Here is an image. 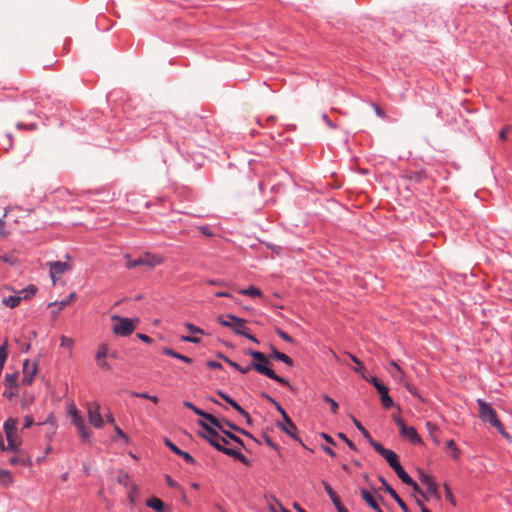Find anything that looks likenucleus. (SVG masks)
<instances>
[{
	"mask_svg": "<svg viewBox=\"0 0 512 512\" xmlns=\"http://www.w3.org/2000/svg\"><path fill=\"white\" fill-rule=\"evenodd\" d=\"M174 116L171 112H164L162 115V124L165 125V132H166V138L167 141L172 143L173 138L175 140L176 149L177 151L183 156L186 157L185 154L189 155L188 150H185V146H189L190 139L183 138L182 143L180 144L177 138V134H179L178 130H181V128L177 125L176 122L173 121ZM188 160V158H185Z\"/></svg>",
	"mask_w": 512,
	"mask_h": 512,
	"instance_id": "f257e3e1",
	"label": "nucleus"
},
{
	"mask_svg": "<svg viewBox=\"0 0 512 512\" xmlns=\"http://www.w3.org/2000/svg\"><path fill=\"white\" fill-rule=\"evenodd\" d=\"M477 405L479 407V417L485 423H489L495 428L504 438L510 439V434L506 431L503 423L498 418L496 410L491 404L485 402L483 399H477Z\"/></svg>",
	"mask_w": 512,
	"mask_h": 512,
	"instance_id": "f03ea898",
	"label": "nucleus"
},
{
	"mask_svg": "<svg viewBox=\"0 0 512 512\" xmlns=\"http://www.w3.org/2000/svg\"><path fill=\"white\" fill-rule=\"evenodd\" d=\"M251 366H253V369H255L259 374H262L278 382L279 384L287 387L291 391H295L293 385H291L287 379L279 376L274 372L273 369L269 367V361L266 355L264 356V359L259 362H251Z\"/></svg>",
	"mask_w": 512,
	"mask_h": 512,
	"instance_id": "7ed1b4c3",
	"label": "nucleus"
},
{
	"mask_svg": "<svg viewBox=\"0 0 512 512\" xmlns=\"http://www.w3.org/2000/svg\"><path fill=\"white\" fill-rule=\"evenodd\" d=\"M3 428L8 442L7 448L9 451L17 452L22 443V439L17 433V420L8 418L4 422Z\"/></svg>",
	"mask_w": 512,
	"mask_h": 512,
	"instance_id": "20e7f679",
	"label": "nucleus"
},
{
	"mask_svg": "<svg viewBox=\"0 0 512 512\" xmlns=\"http://www.w3.org/2000/svg\"><path fill=\"white\" fill-rule=\"evenodd\" d=\"M394 421L399 427L401 437L409 440L414 445H420L423 443V440L417 433L416 429L412 426H407L401 417L394 418Z\"/></svg>",
	"mask_w": 512,
	"mask_h": 512,
	"instance_id": "39448f33",
	"label": "nucleus"
},
{
	"mask_svg": "<svg viewBox=\"0 0 512 512\" xmlns=\"http://www.w3.org/2000/svg\"><path fill=\"white\" fill-rule=\"evenodd\" d=\"M284 423L277 422L276 426L285 434L290 436L293 440L297 441L304 449L307 448L302 439L297 435V426L289 417L288 414L282 416Z\"/></svg>",
	"mask_w": 512,
	"mask_h": 512,
	"instance_id": "423d86ee",
	"label": "nucleus"
},
{
	"mask_svg": "<svg viewBox=\"0 0 512 512\" xmlns=\"http://www.w3.org/2000/svg\"><path fill=\"white\" fill-rule=\"evenodd\" d=\"M129 479H130L129 474L123 470L119 471V473L117 474V477H116V481L120 485H123L125 488H129L128 500H129V503L132 506H134L136 504V494L138 493V486L136 484H131Z\"/></svg>",
	"mask_w": 512,
	"mask_h": 512,
	"instance_id": "0eeeda50",
	"label": "nucleus"
},
{
	"mask_svg": "<svg viewBox=\"0 0 512 512\" xmlns=\"http://www.w3.org/2000/svg\"><path fill=\"white\" fill-rule=\"evenodd\" d=\"M198 425L205 431V433H201L200 436L205 439L211 446L215 448V445L221 444L219 442L221 435L218 433L217 428L209 425L204 420H198Z\"/></svg>",
	"mask_w": 512,
	"mask_h": 512,
	"instance_id": "6e6552de",
	"label": "nucleus"
},
{
	"mask_svg": "<svg viewBox=\"0 0 512 512\" xmlns=\"http://www.w3.org/2000/svg\"><path fill=\"white\" fill-rule=\"evenodd\" d=\"M113 319L118 321V323L113 326L114 334L128 336L134 331L135 325L131 319L119 316H113Z\"/></svg>",
	"mask_w": 512,
	"mask_h": 512,
	"instance_id": "1a4fd4ad",
	"label": "nucleus"
},
{
	"mask_svg": "<svg viewBox=\"0 0 512 512\" xmlns=\"http://www.w3.org/2000/svg\"><path fill=\"white\" fill-rule=\"evenodd\" d=\"M159 263L160 259L157 256L146 254L142 257H139L138 259L128 260L126 263V267L128 269H133L137 266H146L147 268H153Z\"/></svg>",
	"mask_w": 512,
	"mask_h": 512,
	"instance_id": "9d476101",
	"label": "nucleus"
},
{
	"mask_svg": "<svg viewBox=\"0 0 512 512\" xmlns=\"http://www.w3.org/2000/svg\"><path fill=\"white\" fill-rule=\"evenodd\" d=\"M87 413L91 425L97 429L104 426V419L100 413V405L97 402L89 403Z\"/></svg>",
	"mask_w": 512,
	"mask_h": 512,
	"instance_id": "9b49d317",
	"label": "nucleus"
},
{
	"mask_svg": "<svg viewBox=\"0 0 512 512\" xmlns=\"http://www.w3.org/2000/svg\"><path fill=\"white\" fill-rule=\"evenodd\" d=\"M378 480L381 482L384 490L394 499V501L399 505L403 512H410L406 503L402 500V498L398 495L395 489L388 484L386 479L383 476H378Z\"/></svg>",
	"mask_w": 512,
	"mask_h": 512,
	"instance_id": "f8f14e48",
	"label": "nucleus"
},
{
	"mask_svg": "<svg viewBox=\"0 0 512 512\" xmlns=\"http://www.w3.org/2000/svg\"><path fill=\"white\" fill-rule=\"evenodd\" d=\"M38 370L37 363H30L28 359L23 362L22 384L31 385Z\"/></svg>",
	"mask_w": 512,
	"mask_h": 512,
	"instance_id": "ddd939ff",
	"label": "nucleus"
},
{
	"mask_svg": "<svg viewBox=\"0 0 512 512\" xmlns=\"http://www.w3.org/2000/svg\"><path fill=\"white\" fill-rule=\"evenodd\" d=\"M227 317H228V319H230V320H232L234 322H238V324H239V327L234 329V333L235 334L244 336L245 338H247V339H249V340H251V341H253L255 343H259L257 338L247 331V328L245 327V323H246L245 319L239 318V317L234 316L232 314H227Z\"/></svg>",
	"mask_w": 512,
	"mask_h": 512,
	"instance_id": "4468645a",
	"label": "nucleus"
},
{
	"mask_svg": "<svg viewBox=\"0 0 512 512\" xmlns=\"http://www.w3.org/2000/svg\"><path fill=\"white\" fill-rule=\"evenodd\" d=\"M50 266V276L52 281L55 283L56 280L65 272L71 269V266L67 262L54 261L49 264Z\"/></svg>",
	"mask_w": 512,
	"mask_h": 512,
	"instance_id": "2eb2a0df",
	"label": "nucleus"
},
{
	"mask_svg": "<svg viewBox=\"0 0 512 512\" xmlns=\"http://www.w3.org/2000/svg\"><path fill=\"white\" fill-rule=\"evenodd\" d=\"M163 443L168 447L170 448V450L172 452H174L176 455H178L179 457L183 458V460L188 463V464H191V465H194L196 463V460L194 459V457L189 454L188 452L186 451H183L181 450L179 447H177L169 438H163Z\"/></svg>",
	"mask_w": 512,
	"mask_h": 512,
	"instance_id": "dca6fc26",
	"label": "nucleus"
},
{
	"mask_svg": "<svg viewBox=\"0 0 512 512\" xmlns=\"http://www.w3.org/2000/svg\"><path fill=\"white\" fill-rule=\"evenodd\" d=\"M215 449L219 452H222L223 454L233 457L234 459L238 460L242 464L247 465L249 463V460L247 457L240 451L235 450L233 448L225 447L222 444L215 445Z\"/></svg>",
	"mask_w": 512,
	"mask_h": 512,
	"instance_id": "f3484780",
	"label": "nucleus"
},
{
	"mask_svg": "<svg viewBox=\"0 0 512 512\" xmlns=\"http://www.w3.org/2000/svg\"><path fill=\"white\" fill-rule=\"evenodd\" d=\"M215 449L219 452H222L223 454L233 457L234 459L238 460L242 464L247 465L249 463V460L247 457L240 451L235 450L233 448L225 447L222 444L215 445Z\"/></svg>",
	"mask_w": 512,
	"mask_h": 512,
	"instance_id": "a211bd4d",
	"label": "nucleus"
},
{
	"mask_svg": "<svg viewBox=\"0 0 512 512\" xmlns=\"http://www.w3.org/2000/svg\"><path fill=\"white\" fill-rule=\"evenodd\" d=\"M186 328L191 333V335H182L180 337L181 341L199 344L201 342V339L196 337L195 335L204 334V331L192 323H186Z\"/></svg>",
	"mask_w": 512,
	"mask_h": 512,
	"instance_id": "6ab92c4d",
	"label": "nucleus"
},
{
	"mask_svg": "<svg viewBox=\"0 0 512 512\" xmlns=\"http://www.w3.org/2000/svg\"><path fill=\"white\" fill-rule=\"evenodd\" d=\"M419 480L422 484L427 486V493L436 496L437 495V485L433 476L425 474L423 472L420 473Z\"/></svg>",
	"mask_w": 512,
	"mask_h": 512,
	"instance_id": "aec40b11",
	"label": "nucleus"
},
{
	"mask_svg": "<svg viewBox=\"0 0 512 512\" xmlns=\"http://www.w3.org/2000/svg\"><path fill=\"white\" fill-rule=\"evenodd\" d=\"M360 495L367 505L375 512H383L374 496L365 488L360 489Z\"/></svg>",
	"mask_w": 512,
	"mask_h": 512,
	"instance_id": "412c9836",
	"label": "nucleus"
},
{
	"mask_svg": "<svg viewBox=\"0 0 512 512\" xmlns=\"http://www.w3.org/2000/svg\"><path fill=\"white\" fill-rule=\"evenodd\" d=\"M403 177L410 183H420L428 178V174L424 169H421L417 171L406 172Z\"/></svg>",
	"mask_w": 512,
	"mask_h": 512,
	"instance_id": "4be33fe9",
	"label": "nucleus"
},
{
	"mask_svg": "<svg viewBox=\"0 0 512 512\" xmlns=\"http://www.w3.org/2000/svg\"><path fill=\"white\" fill-rule=\"evenodd\" d=\"M269 357L281 361L290 367L294 365V361L292 360L291 357H289L283 352L278 351L273 345L271 346V353L269 354Z\"/></svg>",
	"mask_w": 512,
	"mask_h": 512,
	"instance_id": "5701e85b",
	"label": "nucleus"
},
{
	"mask_svg": "<svg viewBox=\"0 0 512 512\" xmlns=\"http://www.w3.org/2000/svg\"><path fill=\"white\" fill-rule=\"evenodd\" d=\"M221 422H222V425L223 424L226 425L231 430H233V431H235L237 433H240V434H242V435H244V436H246V437H248L250 439L255 440L254 436L249 431L239 427L238 425H236L235 423L229 421L228 419L223 418L221 420Z\"/></svg>",
	"mask_w": 512,
	"mask_h": 512,
	"instance_id": "b1692460",
	"label": "nucleus"
},
{
	"mask_svg": "<svg viewBox=\"0 0 512 512\" xmlns=\"http://www.w3.org/2000/svg\"><path fill=\"white\" fill-rule=\"evenodd\" d=\"M322 485L324 487V490L328 494L330 500L332 501L334 507L336 505L340 504L341 500H340L339 496L337 495V493L333 490L331 485L327 481H325V480L322 481Z\"/></svg>",
	"mask_w": 512,
	"mask_h": 512,
	"instance_id": "393cba45",
	"label": "nucleus"
},
{
	"mask_svg": "<svg viewBox=\"0 0 512 512\" xmlns=\"http://www.w3.org/2000/svg\"><path fill=\"white\" fill-rule=\"evenodd\" d=\"M322 485L324 487V490L328 494L330 500L332 501L334 507L336 505L340 504L341 500H340L339 496L337 495V493L333 490L331 485L327 481H325V480L322 481Z\"/></svg>",
	"mask_w": 512,
	"mask_h": 512,
	"instance_id": "a878e982",
	"label": "nucleus"
},
{
	"mask_svg": "<svg viewBox=\"0 0 512 512\" xmlns=\"http://www.w3.org/2000/svg\"><path fill=\"white\" fill-rule=\"evenodd\" d=\"M322 485L324 487V490L328 494L330 500L332 501L334 507L336 505L340 504L341 500H340L339 496L337 495V493L333 490L331 485L327 481H325V480L322 481Z\"/></svg>",
	"mask_w": 512,
	"mask_h": 512,
	"instance_id": "bb28decb",
	"label": "nucleus"
},
{
	"mask_svg": "<svg viewBox=\"0 0 512 512\" xmlns=\"http://www.w3.org/2000/svg\"><path fill=\"white\" fill-rule=\"evenodd\" d=\"M162 354H165L167 356H171L173 358L179 359L183 361L184 363L191 364L193 360L190 357H187L185 355H182L176 351H174L171 348H162Z\"/></svg>",
	"mask_w": 512,
	"mask_h": 512,
	"instance_id": "cd10ccee",
	"label": "nucleus"
},
{
	"mask_svg": "<svg viewBox=\"0 0 512 512\" xmlns=\"http://www.w3.org/2000/svg\"><path fill=\"white\" fill-rule=\"evenodd\" d=\"M382 457L387 461L392 469L400 465L398 455L393 450L388 449Z\"/></svg>",
	"mask_w": 512,
	"mask_h": 512,
	"instance_id": "c85d7f7f",
	"label": "nucleus"
},
{
	"mask_svg": "<svg viewBox=\"0 0 512 512\" xmlns=\"http://www.w3.org/2000/svg\"><path fill=\"white\" fill-rule=\"evenodd\" d=\"M18 385V372L6 374L5 376V388L17 390Z\"/></svg>",
	"mask_w": 512,
	"mask_h": 512,
	"instance_id": "c756f323",
	"label": "nucleus"
},
{
	"mask_svg": "<svg viewBox=\"0 0 512 512\" xmlns=\"http://www.w3.org/2000/svg\"><path fill=\"white\" fill-rule=\"evenodd\" d=\"M75 299H76V293L72 292L65 299H63L61 301H55V302L49 303L48 306L49 307L59 306V310H63L68 305H70L73 301H75Z\"/></svg>",
	"mask_w": 512,
	"mask_h": 512,
	"instance_id": "7c9ffc66",
	"label": "nucleus"
},
{
	"mask_svg": "<svg viewBox=\"0 0 512 512\" xmlns=\"http://www.w3.org/2000/svg\"><path fill=\"white\" fill-rule=\"evenodd\" d=\"M70 414L72 415V422L76 426L77 429H82L83 426H85V422L83 417L80 415L78 410L75 406H72L69 410Z\"/></svg>",
	"mask_w": 512,
	"mask_h": 512,
	"instance_id": "2f4dec72",
	"label": "nucleus"
},
{
	"mask_svg": "<svg viewBox=\"0 0 512 512\" xmlns=\"http://www.w3.org/2000/svg\"><path fill=\"white\" fill-rule=\"evenodd\" d=\"M394 472L397 474V476L400 478V480L408 485L410 482H412V478L410 477V475L404 470V468L402 467V465L400 464L399 466H397L396 468L393 469Z\"/></svg>",
	"mask_w": 512,
	"mask_h": 512,
	"instance_id": "473e14b6",
	"label": "nucleus"
},
{
	"mask_svg": "<svg viewBox=\"0 0 512 512\" xmlns=\"http://www.w3.org/2000/svg\"><path fill=\"white\" fill-rule=\"evenodd\" d=\"M201 417L204 418L206 421H208L211 424V426H214L218 430H222L221 420L218 419L217 417H215L214 415L204 411L203 415H201Z\"/></svg>",
	"mask_w": 512,
	"mask_h": 512,
	"instance_id": "72a5a7b5",
	"label": "nucleus"
},
{
	"mask_svg": "<svg viewBox=\"0 0 512 512\" xmlns=\"http://www.w3.org/2000/svg\"><path fill=\"white\" fill-rule=\"evenodd\" d=\"M225 437H227V439L235 442L236 444H238L239 446L245 448V444L243 442V440L235 435L234 433H232L231 431L229 430H226L223 426H222V430H219Z\"/></svg>",
	"mask_w": 512,
	"mask_h": 512,
	"instance_id": "f704fd0d",
	"label": "nucleus"
},
{
	"mask_svg": "<svg viewBox=\"0 0 512 512\" xmlns=\"http://www.w3.org/2000/svg\"><path fill=\"white\" fill-rule=\"evenodd\" d=\"M108 354H109V346H108V344L100 343L98 345V348H97V351H96L95 360L105 359V358L108 357Z\"/></svg>",
	"mask_w": 512,
	"mask_h": 512,
	"instance_id": "c9c22d12",
	"label": "nucleus"
},
{
	"mask_svg": "<svg viewBox=\"0 0 512 512\" xmlns=\"http://www.w3.org/2000/svg\"><path fill=\"white\" fill-rule=\"evenodd\" d=\"M446 446L448 449L451 450V457L458 461L460 459V455H461V451L460 449L457 447L455 441L453 439H450L446 442Z\"/></svg>",
	"mask_w": 512,
	"mask_h": 512,
	"instance_id": "e433bc0d",
	"label": "nucleus"
},
{
	"mask_svg": "<svg viewBox=\"0 0 512 512\" xmlns=\"http://www.w3.org/2000/svg\"><path fill=\"white\" fill-rule=\"evenodd\" d=\"M351 419H352L353 424L357 428V430L362 434V436L366 440H368V439H370L372 437L370 432L361 424V422L356 417L351 415Z\"/></svg>",
	"mask_w": 512,
	"mask_h": 512,
	"instance_id": "4c0bfd02",
	"label": "nucleus"
},
{
	"mask_svg": "<svg viewBox=\"0 0 512 512\" xmlns=\"http://www.w3.org/2000/svg\"><path fill=\"white\" fill-rule=\"evenodd\" d=\"M13 483V477L8 470H1L0 472V484L4 487H8Z\"/></svg>",
	"mask_w": 512,
	"mask_h": 512,
	"instance_id": "58836bf2",
	"label": "nucleus"
},
{
	"mask_svg": "<svg viewBox=\"0 0 512 512\" xmlns=\"http://www.w3.org/2000/svg\"><path fill=\"white\" fill-rule=\"evenodd\" d=\"M218 322H219V324H221L224 327L231 328L233 332H234V329L239 327L238 322H234V321L228 319L227 314L219 316Z\"/></svg>",
	"mask_w": 512,
	"mask_h": 512,
	"instance_id": "ea45409f",
	"label": "nucleus"
},
{
	"mask_svg": "<svg viewBox=\"0 0 512 512\" xmlns=\"http://www.w3.org/2000/svg\"><path fill=\"white\" fill-rule=\"evenodd\" d=\"M22 299V296L11 295L9 297L3 298V304L7 307L15 308L20 304Z\"/></svg>",
	"mask_w": 512,
	"mask_h": 512,
	"instance_id": "a19ab883",
	"label": "nucleus"
},
{
	"mask_svg": "<svg viewBox=\"0 0 512 512\" xmlns=\"http://www.w3.org/2000/svg\"><path fill=\"white\" fill-rule=\"evenodd\" d=\"M37 290V287L31 284L25 289L21 290L20 294L24 300H28L36 294Z\"/></svg>",
	"mask_w": 512,
	"mask_h": 512,
	"instance_id": "79ce46f5",
	"label": "nucleus"
},
{
	"mask_svg": "<svg viewBox=\"0 0 512 512\" xmlns=\"http://www.w3.org/2000/svg\"><path fill=\"white\" fill-rule=\"evenodd\" d=\"M217 394L226 402L228 403L234 410H237L240 405L232 398L230 397L228 394H226L225 392L221 391V390H218L217 391Z\"/></svg>",
	"mask_w": 512,
	"mask_h": 512,
	"instance_id": "37998d69",
	"label": "nucleus"
},
{
	"mask_svg": "<svg viewBox=\"0 0 512 512\" xmlns=\"http://www.w3.org/2000/svg\"><path fill=\"white\" fill-rule=\"evenodd\" d=\"M367 442L372 446V448L381 456L385 454V452L388 450L385 448L380 442L374 440L372 437L367 440Z\"/></svg>",
	"mask_w": 512,
	"mask_h": 512,
	"instance_id": "c03bdc74",
	"label": "nucleus"
},
{
	"mask_svg": "<svg viewBox=\"0 0 512 512\" xmlns=\"http://www.w3.org/2000/svg\"><path fill=\"white\" fill-rule=\"evenodd\" d=\"M240 293L251 297H259L262 295V291L259 288L252 285L246 289L241 290Z\"/></svg>",
	"mask_w": 512,
	"mask_h": 512,
	"instance_id": "a18cd8bd",
	"label": "nucleus"
},
{
	"mask_svg": "<svg viewBox=\"0 0 512 512\" xmlns=\"http://www.w3.org/2000/svg\"><path fill=\"white\" fill-rule=\"evenodd\" d=\"M8 463L10 465H22V466H26L27 465V458L22 455V456H12L8 459Z\"/></svg>",
	"mask_w": 512,
	"mask_h": 512,
	"instance_id": "49530a36",
	"label": "nucleus"
},
{
	"mask_svg": "<svg viewBox=\"0 0 512 512\" xmlns=\"http://www.w3.org/2000/svg\"><path fill=\"white\" fill-rule=\"evenodd\" d=\"M245 354L251 356L254 359L253 362H259V361L263 360L264 356H265L264 353L257 351V350H252V349H247L245 351Z\"/></svg>",
	"mask_w": 512,
	"mask_h": 512,
	"instance_id": "de8ad7c7",
	"label": "nucleus"
},
{
	"mask_svg": "<svg viewBox=\"0 0 512 512\" xmlns=\"http://www.w3.org/2000/svg\"><path fill=\"white\" fill-rule=\"evenodd\" d=\"M404 384V387L406 388V390L411 394L413 395L414 397H417L419 398L420 400H422V397L420 396L417 388L415 387L414 384H412L411 382L409 381H406L403 383Z\"/></svg>",
	"mask_w": 512,
	"mask_h": 512,
	"instance_id": "09e8293b",
	"label": "nucleus"
},
{
	"mask_svg": "<svg viewBox=\"0 0 512 512\" xmlns=\"http://www.w3.org/2000/svg\"><path fill=\"white\" fill-rule=\"evenodd\" d=\"M380 400H381L382 406L385 409H391L395 405L394 400L392 399V397L389 394L380 397Z\"/></svg>",
	"mask_w": 512,
	"mask_h": 512,
	"instance_id": "8fccbe9b",
	"label": "nucleus"
},
{
	"mask_svg": "<svg viewBox=\"0 0 512 512\" xmlns=\"http://www.w3.org/2000/svg\"><path fill=\"white\" fill-rule=\"evenodd\" d=\"M323 400L326 402V403H329V406H331V412L333 414H337L338 413V403L333 399L331 398L329 395H324L323 396Z\"/></svg>",
	"mask_w": 512,
	"mask_h": 512,
	"instance_id": "3c124183",
	"label": "nucleus"
},
{
	"mask_svg": "<svg viewBox=\"0 0 512 512\" xmlns=\"http://www.w3.org/2000/svg\"><path fill=\"white\" fill-rule=\"evenodd\" d=\"M146 505L154 509L156 512H160V498L152 497L151 499L147 500Z\"/></svg>",
	"mask_w": 512,
	"mask_h": 512,
	"instance_id": "603ef678",
	"label": "nucleus"
},
{
	"mask_svg": "<svg viewBox=\"0 0 512 512\" xmlns=\"http://www.w3.org/2000/svg\"><path fill=\"white\" fill-rule=\"evenodd\" d=\"M8 358V342L7 340L0 345V362H6Z\"/></svg>",
	"mask_w": 512,
	"mask_h": 512,
	"instance_id": "864d4df0",
	"label": "nucleus"
},
{
	"mask_svg": "<svg viewBox=\"0 0 512 512\" xmlns=\"http://www.w3.org/2000/svg\"><path fill=\"white\" fill-rule=\"evenodd\" d=\"M276 334L284 341L288 342V343H294V339L287 333L285 332L284 330L280 329V328H277L275 330Z\"/></svg>",
	"mask_w": 512,
	"mask_h": 512,
	"instance_id": "5fc2aeb1",
	"label": "nucleus"
},
{
	"mask_svg": "<svg viewBox=\"0 0 512 512\" xmlns=\"http://www.w3.org/2000/svg\"><path fill=\"white\" fill-rule=\"evenodd\" d=\"M337 437L344 441L351 450H356V445L346 436L345 433L339 432Z\"/></svg>",
	"mask_w": 512,
	"mask_h": 512,
	"instance_id": "6e6d98bb",
	"label": "nucleus"
},
{
	"mask_svg": "<svg viewBox=\"0 0 512 512\" xmlns=\"http://www.w3.org/2000/svg\"><path fill=\"white\" fill-rule=\"evenodd\" d=\"M408 486H410L413 491L419 495H421L425 500H428L426 494L424 493V491L419 487V485L417 484V482L415 480H412V482H410L408 484Z\"/></svg>",
	"mask_w": 512,
	"mask_h": 512,
	"instance_id": "4d7b16f0",
	"label": "nucleus"
},
{
	"mask_svg": "<svg viewBox=\"0 0 512 512\" xmlns=\"http://www.w3.org/2000/svg\"><path fill=\"white\" fill-rule=\"evenodd\" d=\"M217 358L223 360L225 363H227L230 367L235 368L238 367V363L228 358L225 354L218 352L216 354Z\"/></svg>",
	"mask_w": 512,
	"mask_h": 512,
	"instance_id": "13d9d810",
	"label": "nucleus"
},
{
	"mask_svg": "<svg viewBox=\"0 0 512 512\" xmlns=\"http://www.w3.org/2000/svg\"><path fill=\"white\" fill-rule=\"evenodd\" d=\"M350 359L355 363L356 367L354 371L356 373L361 372L364 369L363 363L353 354H349Z\"/></svg>",
	"mask_w": 512,
	"mask_h": 512,
	"instance_id": "bf43d9fd",
	"label": "nucleus"
},
{
	"mask_svg": "<svg viewBox=\"0 0 512 512\" xmlns=\"http://www.w3.org/2000/svg\"><path fill=\"white\" fill-rule=\"evenodd\" d=\"M184 406L190 410H192L196 415L198 416H201L203 415V410L198 408L197 406H195L192 402L190 401H185L184 402Z\"/></svg>",
	"mask_w": 512,
	"mask_h": 512,
	"instance_id": "052dcab7",
	"label": "nucleus"
},
{
	"mask_svg": "<svg viewBox=\"0 0 512 512\" xmlns=\"http://www.w3.org/2000/svg\"><path fill=\"white\" fill-rule=\"evenodd\" d=\"M114 430L117 436L120 437L125 442V444L129 443V437L123 432V430L119 426L114 425Z\"/></svg>",
	"mask_w": 512,
	"mask_h": 512,
	"instance_id": "680f3d73",
	"label": "nucleus"
},
{
	"mask_svg": "<svg viewBox=\"0 0 512 512\" xmlns=\"http://www.w3.org/2000/svg\"><path fill=\"white\" fill-rule=\"evenodd\" d=\"M240 415H242L245 418V421L248 425L252 424V418L250 414L244 410L241 406L236 410Z\"/></svg>",
	"mask_w": 512,
	"mask_h": 512,
	"instance_id": "e2e57ef3",
	"label": "nucleus"
},
{
	"mask_svg": "<svg viewBox=\"0 0 512 512\" xmlns=\"http://www.w3.org/2000/svg\"><path fill=\"white\" fill-rule=\"evenodd\" d=\"M362 378L366 380L368 383L372 384L375 388L382 383L376 376L367 377L365 375H362Z\"/></svg>",
	"mask_w": 512,
	"mask_h": 512,
	"instance_id": "0e129e2a",
	"label": "nucleus"
},
{
	"mask_svg": "<svg viewBox=\"0 0 512 512\" xmlns=\"http://www.w3.org/2000/svg\"><path fill=\"white\" fill-rule=\"evenodd\" d=\"M60 340H61V346L65 347V348H71L74 344V341L71 338L66 337V336H62Z\"/></svg>",
	"mask_w": 512,
	"mask_h": 512,
	"instance_id": "69168bd1",
	"label": "nucleus"
},
{
	"mask_svg": "<svg viewBox=\"0 0 512 512\" xmlns=\"http://www.w3.org/2000/svg\"><path fill=\"white\" fill-rule=\"evenodd\" d=\"M264 441H265L266 445L269 446L270 448H272L274 450L279 449V446L272 440V438L270 436L264 435Z\"/></svg>",
	"mask_w": 512,
	"mask_h": 512,
	"instance_id": "338daca9",
	"label": "nucleus"
},
{
	"mask_svg": "<svg viewBox=\"0 0 512 512\" xmlns=\"http://www.w3.org/2000/svg\"><path fill=\"white\" fill-rule=\"evenodd\" d=\"M377 392L379 393L380 397L389 394V388L381 383L378 387L375 388Z\"/></svg>",
	"mask_w": 512,
	"mask_h": 512,
	"instance_id": "774afa93",
	"label": "nucleus"
}]
</instances>
